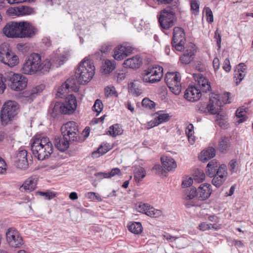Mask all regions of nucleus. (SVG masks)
Returning <instances> with one entry per match:
<instances>
[{"instance_id":"f257e3e1","label":"nucleus","mask_w":253,"mask_h":253,"mask_svg":"<svg viewBox=\"0 0 253 253\" xmlns=\"http://www.w3.org/2000/svg\"><path fill=\"white\" fill-rule=\"evenodd\" d=\"M51 67V63L48 59L42 62L40 55L33 53L24 63L21 71L25 74L33 75L38 71L48 72Z\"/></svg>"},{"instance_id":"f03ea898","label":"nucleus","mask_w":253,"mask_h":253,"mask_svg":"<svg viewBox=\"0 0 253 253\" xmlns=\"http://www.w3.org/2000/svg\"><path fill=\"white\" fill-rule=\"evenodd\" d=\"M31 150L38 160H43L52 153L53 147L48 137L41 136L34 139L31 144Z\"/></svg>"},{"instance_id":"7ed1b4c3","label":"nucleus","mask_w":253,"mask_h":253,"mask_svg":"<svg viewBox=\"0 0 253 253\" xmlns=\"http://www.w3.org/2000/svg\"><path fill=\"white\" fill-rule=\"evenodd\" d=\"M95 73V67L91 60L84 58L76 71V78L80 84L88 83Z\"/></svg>"},{"instance_id":"20e7f679","label":"nucleus","mask_w":253,"mask_h":253,"mask_svg":"<svg viewBox=\"0 0 253 253\" xmlns=\"http://www.w3.org/2000/svg\"><path fill=\"white\" fill-rule=\"evenodd\" d=\"M178 11V5L176 2L161 11L159 22L163 29H168L174 25L176 19L175 13Z\"/></svg>"},{"instance_id":"39448f33","label":"nucleus","mask_w":253,"mask_h":253,"mask_svg":"<svg viewBox=\"0 0 253 253\" xmlns=\"http://www.w3.org/2000/svg\"><path fill=\"white\" fill-rule=\"evenodd\" d=\"M19 104L15 101L8 100L3 105L0 112V120L2 125H7L12 121L19 112Z\"/></svg>"},{"instance_id":"423d86ee","label":"nucleus","mask_w":253,"mask_h":253,"mask_svg":"<svg viewBox=\"0 0 253 253\" xmlns=\"http://www.w3.org/2000/svg\"><path fill=\"white\" fill-rule=\"evenodd\" d=\"M4 83L7 82L8 86L13 90L19 91L25 89L27 86V78L18 73L12 72H7L3 78Z\"/></svg>"},{"instance_id":"0eeeda50","label":"nucleus","mask_w":253,"mask_h":253,"mask_svg":"<svg viewBox=\"0 0 253 253\" xmlns=\"http://www.w3.org/2000/svg\"><path fill=\"white\" fill-rule=\"evenodd\" d=\"M163 76V68L159 65L149 66L141 74L143 83L154 84L160 82Z\"/></svg>"},{"instance_id":"6e6552de","label":"nucleus","mask_w":253,"mask_h":253,"mask_svg":"<svg viewBox=\"0 0 253 253\" xmlns=\"http://www.w3.org/2000/svg\"><path fill=\"white\" fill-rule=\"evenodd\" d=\"M0 61L12 67L18 64L19 58L8 44L3 43L0 46Z\"/></svg>"},{"instance_id":"1a4fd4ad","label":"nucleus","mask_w":253,"mask_h":253,"mask_svg":"<svg viewBox=\"0 0 253 253\" xmlns=\"http://www.w3.org/2000/svg\"><path fill=\"white\" fill-rule=\"evenodd\" d=\"M165 82L170 91L178 95L181 91V76L178 72H168L166 74Z\"/></svg>"},{"instance_id":"9d476101","label":"nucleus","mask_w":253,"mask_h":253,"mask_svg":"<svg viewBox=\"0 0 253 253\" xmlns=\"http://www.w3.org/2000/svg\"><path fill=\"white\" fill-rule=\"evenodd\" d=\"M61 131L63 136L70 141H77L79 139L80 132L75 122L70 121L64 124L61 127Z\"/></svg>"},{"instance_id":"9b49d317","label":"nucleus","mask_w":253,"mask_h":253,"mask_svg":"<svg viewBox=\"0 0 253 253\" xmlns=\"http://www.w3.org/2000/svg\"><path fill=\"white\" fill-rule=\"evenodd\" d=\"M6 241L10 247L19 248L24 244V241L19 232L13 227L8 228L5 233Z\"/></svg>"},{"instance_id":"f8f14e48","label":"nucleus","mask_w":253,"mask_h":253,"mask_svg":"<svg viewBox=\"0 0 253 253\" xmlns=\"http://www.w3.org/2000/svg\"><path fill=\"white\" fill-rule=\"evenodd\" d=\"M185 41L186 38L184 30L180 27H174L171 42L172 46L177 51H181L184 48Z\"/></svg>"},{"instance_id":"ddd939ff","label":"nucleus","mask_w":253,"mask_h":253,"mask_svg":"<svg viewBox=\"0 0 253 253\" xmlns=\"http://www.w3.org/2000/svg\"><path fill=\"white\" fill-rule=\"evenodd\" d=\"M20 22L11 21L6 24L3 28V34L8 38H20Z\"/></svg>"},{"instance_id":"4468645a","label":"nucleus","mask_w":253,"mask_h":253,"mask_svg":"<svg viewBox=\"0 0 253 253\" xmlns=\"http://www.w3.org/2000/svg\"><path fill=\"white\" fill-rule=\"evenodd\" d=\"M38 33V29L31 23L27 21L20 22V38H31Z\"/></svg>"},{"instance_id":"2eb2a0df","label":"nucleus","mask_w":253,"mask_h":253,"mask_svg":"<svg viewBox=\"0 0 253 253\" xmlns=\"http://www.w3.org/2000/svg\"><path fill=\"white\" fill-rule=\"evenodd\" d=\"M133 48L127 43H123L117 46L114 49V58L121 60L132 53Z\"/></svg>"},{"instance_id":"dca6fc26","label":"nucleus","mask_w":253,"mask_h":253,"mask_svg":"<svg viewBox=\"0 0 253 253\" xmlns=\"http://www.w3.org/2000/svg\"><path fill=\"white\" fill-rule=\"evenodd\" d=\"M44 88V85L40 84L32 88L30 90H26L22 93L20 99L23 103H31L37 94L42 92Z\"/></svg>"},{"instance_id":"f3484780","label":"nucleus","mask_w":253,"mask_h":253,"mask_svg":"<svg viewBox=\"0 0 253 253\" xmlns=\"http://www.w3.org/2000/svg\"><path fill=\"white\" fill-rule=\"evenodd\" d=\"M31 157V155L28 154L26 150H20L15 157V165L20 169H26L29 166L28 159Z\"/></svg>"},{"instance_id":"a211bd4d","label":"nucleus","mask_w":253,"mask_h":253,"mask_svg":"<svg viewBox=\"0 0 253 253\" xmlns=\"http://www.w3.org/2000/svg\"><path fill=\"white\" fill-rule=\"evenodd\" d=\"M138 211L140 212L145 213L147 215L153 217L158 218L163 215V211L151 206L148 204H143L139 206Z\"/></svg>"},{"instance_id":"6ab92c4d","label":"nucleus","mask_w":253,"mask_h":253,"mask_svg":"<svg viewBox=\"0 0 253 253\" xmlns=\"http://www.w3.org/2000/svg\"><path fill=\"white\" fill-rule=\"evenodd\" d=\"M201 92L202 91L198 87L191 85L185 90L184 97L188 101L195 102L201 98Z\"/></svg>"},{"instance_id":"aec40b11","label":"nucleus","mask_w":253,"mask_h":253,"mask_svg":"<svg viewBox=\"0 0 253 253\" xmlns=\"http://www.w3.org/2000/svg\"><path fill=\"white\" fill-rule=\"evenodd\" d=\"M197 195V189L196 188H192L190 191L186 190L184 195H183V199L185 200V206L190 208L193 206H198L199 204L195 199Z\"/></svg>"},{"instance_id":"412c9836","label":"nucleus","mask_w":253,"mask_h":253,"mask_svg":"<svg viewBox=\"0 0 253 253\" xmlns=\"http://www.w3.org/2000/svg\"><path fill=\"white\" fill-rule=\"evenodd\" d=\"M211 187V185L208 183L200 185L197 190V198L201 201L209 198L212 192Z\"/></svg>"},{"instance_id":"4be33fe9","label":"nucleus","mask_w":253,"mask_h":253,"mask_svg":"<svg viewBox=\"0 0 253 253\" xmlns=\"http://www.w3.org/2000/svg\"><path fill=\"white\" fill-rule=\"evenodd\" d=\"M195 80L198 82L200 89L203 92L207 93L211 90L210 83L208 80L201 74H194Z\"/></svg>"},{"instance_id":"5701e85b","label":"nucleus","mask_w":253,"mask_h":253,"mask_svg":"<svg viewBox=\"0 0 253 253\" xmlns=\"http://www.w3.org/2000/svg\"><path fill=\"white\" fill-rule=\"evenodd\" d=\"M51 109L52 112L50 113L53 117H55L59 113L69 115L74 113L73 111H68L69 109H70L69 106L68 104L64 102H56Z\"/></svg>"},{"instance_id":"b1692460","label":"nucleus","mask_w":253,"mask_h":253,"mask_svg":"<svg viewBox=\"0 0 253 253\" xmlns=\"http://www.w3.org/2000/svg\"><path fill=\"white\" fill-rule=\"evenodd\" d=\"M218 98V96L211 97L207 104L208 112L211 114H218L220 112L221 102Z\"/></svg>"},{"instance_id":"393cba45","label":"nucleus","mask_w":253,"mask_h":253,"mask_svg":"<svg viewBox=\"0 0 253 253\" xmlns=\"http://www.w3.org/2000/svg\"><path fill=\"white\" fill-rule=\"evenodd\" d=\"M195 50V45L191 43L184 51L183 55L180 57V62L185 64H189L194 58Z\"/></svg>"},{"instance_id":"a878e982","label":"nucleus","mask_w":253,"mask_h":253,"mask_svg":"<svg viewBox=\"0 0 253 253\" xmlns=\"http://www.w3.org/2000/svg\"><path fill=\"white\" fill-rule=\"evenodd\" d=\"M38 177L36 175H33L27 179L23 185L20 187L22 192H31L35 190L37 183Z\"/></svg>"},{"instance_id":"bb28decb","label":"nucleus","mask_w":253,"mask_h":253,"mask_svg":"<svg viewBox=\"0 0 253 253\" xmlns=\"http://www.w3.org/2000/svg\"><path fill=\"white\" fill-rule=\"evenodd\" d=\"M142 64V60L139 56H135L126 60L124 62L125 67L131 69H137Z\"/></svg>"},{"instance_id":"cd10ccee","label":"nucleus","mask_w":253,"mask_h":253,"mask_svg":"<svg viewBox=\"0 0 253 253\" xmlns=\"http://www.w3.org/2000/svg\"><path fill=\"white\" fill-rule=\"evenodd\" d=\"M161 160L165 169L169 171L172 170L177 167L175 161L171 157L163 156L161 157Z\"/></svg>"},{"instance_id":"c85d7f7f","label":"nucleus","mask_w":253,"mask_h":253,"mask_svg":"<svg viewBox=\"0 0 253 253\" xmlns=\"http://www.w3.org/2000/svg\"><path fill=\"white\" fill-rule=\"evenodd\" d=\"M70 142L69 139H65L63 136L57 137L55 138L54 144L59 151H64L69 148Z\"/></svg>"},{"instance_id":"c756f323","label":"nucleus","mask_w":253,"mask_h":253,"mask_svg":"<svg viewBox=\"0 0 253 253\" xmlns=\"http://www.w3.org/2000/svg\"><path fill=\"white\" fill-rule=\"evenodd\" d=\"M116 67V62L114 60L106 59L101 66V73L103 74L110 73Z\"/></svg>"},{"instance_id":"7c9ffc66","label":"nucleus","mask_w":253,"mask_h":253,"mask_svg":"<svg viewBox=\"0 0 253 253\" xmlns=\"http://www.w3.org/2000/svg\"><path fill=\"white\" fill-rule=\"evenodd\" d=\"M215 155V150L213 147H209L207 149L203 150L201 153V155L199 156L200 160L202 162L207 161Z\"/></svg>"},{"instance_id":"2f4dec72","label":"nucleus","mask_w":253,"mask_h":253,"mask_svg":"<svg viewBox=\"0 0 253 253\" xmlns=\"http://www.w3.org/2000/svg\"><path fill=\"white\" fill-rule=\"evenodd\" d=\"M218 165H219L215 160L211 161L207 166V174L210 177H212L214 176L216 172Z\"/></svg>"},{"instance_id":"473e14b6","label":"nucleus","mask_w":253,"mask_h":253,"mask_svg":"<svg viewBox=\"0 0 253 253\" xmlns=\"http://www.w3.org/2000/svg\"><path fill=\"white\" fill-rule=\"evenodd\" d=\"M64 85L66 86L68 92H76L79 89V86L77 84L76 79L74 77L69 78L64 83Z\"/></svg>"},{"instance_id":"72a5a7b5","label":"nucleus","mask_w":253,"mask_h":253,"mask_svg":"<svg viewBox=\"0 0 253 253\" xmlns=\"http://www.w3.org/2000/svg\"><path fill=\"white\" fill-rule=\"evenodd\" d=\"M110 149V147L107 144L103 143L96 151L92 153V157L93 158H97L107 153Z\"/></svg>"},{"instance_id":"f704fd0d","label":"nucleus","mask_w":253,"mask_h":253,"mask_svg":"<svg viewBox=\"0 0 253 253\" xmlns=\"http://www.w3.org/2000/svg\"><path fill=\"white\" fill-rule=\"evenodd\" d=\"M230 147L229 139L228 137H223L219 141L218 149L221 152H225L229 150Z\"/></svg>"},{"instance_id":"c9c22d12","label":"nucleus","mask_w":253,"mask_h":253,"mask_svg":"<svg viewBox=\"0 0 253 253\" xmlns=\"http://www.w3.org/2000/svg\"><path fill=\"white\" fill-rule=\"evenodd\" d=\"M64 103L68 104L69 106L70 109H69L68 111L74 112L77 108V102L76 98L74 95L70 94L66 97Z\"/></svg>"},{"instance_id":"e433bc0d","label":"nucleus","mask_w":253,"mask_h":253,"mask_svg":"<svg viewBox=\"0 0 253 253\" xmlns=\"http://www.w3.org/2000/svg\"><path fill=\"white\" fill-rule=\"evenodd\" d=\"M49 60L51 63V66L58 67L64 64L66 60V57L64 55L56 56V55H55L54 57H52L51 59H49Z\"/></svg>"},{"instance_id":"4c0bfd02","label":"nucleus","mask_w":253,"mask_h":253,"mask_svg":"<svg viewBox=\"0 0 253 253\" xmlns=\"http://www.w3.org/2000/svg\"><path fill=\"white\" fill-rule=\"evenodd\" d=\"M185 132L188 138L189 142L193 145L195 141V137L194 136V126L192 124H189L185 129Z\"/></svg>"},{"instance_id":"58836bf2","label":"nucleus","mask_w":253,"mask_h":253,"mask_svg":"<svg viewBox=\"0 0 253 253\" xmlns=\"http://www.w3.org/2000/svg\"><path fill=\"white\" fill-rule=\"evenodd\" d=\"M145 176L146 171L143 168L139 167L136 169L134 173V178L136 182H139Z\"/></svg>"},{"instance_id":"ea45409f","label":"nucleus","mask_w":253,"mask_h":253,"mask_svg":"<svg viewBox=\"0 0 253 253\" xmlns=\"http://www.w3.org/2000/svg\"><path fill=\"white\" fill-rule=\"evenodd\" d=\"M123 131L122 127L118 124H115L109 127L107 133L115 137L117 135H121L123 133Z\"/></svg>"},{"instance_id":"a19ab883","label":"nucleus","mask_w":253,"mask_h":253,"mask_svg":"<svg viewBox=\"0 0 253 253\" xmlns=\"http://www.w3.org/2000/svg\"><path fill=\"white\" fill-rule=\"evenodd\" d=\"M215 175L226 180L227 176L226 166L223 164L218 167Z\"/></svg>"},{"instance_id":"79ce46f5","label":"nucleus","mask_w":253,"mask_h":253,"mask_svg":"<svg viewBox=\"0 0 253 253\" xmlns=\"http://www.w3.org/2000/svg\"><path fill=\"white\" fill-rule=\"evenodd\" d=\"M128 228L131 232L135 234H139L142 231L141 224L138 222H135L128 225Z\"/></svg>"},{"instance_id":"37998d69","label":"nucleus","mask_w":253,"mask_h":253,"mask_svg":"<svg viewBox=\"0 0 253 253\" xmlns=\"http://www.w3.org/2000/svg\"><path fill=\"white\" fill-rule=\"evenodd\" d=\"M236 116L238 119L237 122L239 124L244 122L247 119L245 109L244 108L238 109L236 111Z\"/></svg>"},{"instance_id":"c03bdc74","label":"nucleus","mask_w":253,"mask_h":253,"mask_svg":"<svg viewBox=\"0 0 253 253\" xmlns=\"http://www.w3.org/2000/svg\"><path fill=\"white\" fill-rule=\"evenodd\" d=\"M157 118V120L159 121V122L157 123L154 122L152 123V124L148 125L149 127H148V128L153 127L155 126H156L159 124L162 123L164 122L168 121L169 119V115L168 114L161 113L159 114Z\"/></svg>"},{"instance_id":"a18cd8bd","label":"nucleus","mask_w":253,"mask_h":253,"mask_svg":"<svg viewBox=\"0 0 253 253\" xmlns=\"http://www.w3.org/2000/svg\"><path fill=\"white\" fill-rule=\"evenodd\" d=\"M205 178V174L201 169H195L194 173V179L198 183L202 182Z\"/></svg>"},{"instance_id":"49530a36","label":"nucleus","mask_w":253,"mask_h":253,"mask_svg":"<svg viewBox=\"0 0 253 253\" xmlns=\"http://www.w3.org/2000/svg\"><path fill=\"white\" fill-rule=\"evenodd\" d=\"M6 14L7 15L11 17L19 16V9L18 7H10L6 10Z\"/></svg>"},{"instance_id":"de8ad7c7","label":"nucleus","mask_w":253,"mask_h":253,"mask_svg":"<svg viewBox=\"0 0 253 253\" xmlns=\"http://www.w3.org/2000/svg\"><path fill=\"white\" fill-rule=\"evenodd\" d=\"M20 16L24 15H29L34 12V9L27 6H19Z\"/></svg>"},{"instance_id":"09e8293b","label":"nucleus","mask_w":253,"mask_h":253,"mask_svg":"<svg viewBox=\"0 0 253 253\" xmlns=\"http://www.w3.org/2000/svg\"><path fill=\"white\" fill-rule=\"evenodd\" d=\"M129 90L133 95L136 96H138L142 93L141 89L138 87L136 84L135 83L131 84V85L129 86Z\"/></svg>"},{"instance_id":"8fccbe9b","label":"nucleus","mask_w":253,"mask_h":253,"mask_svg":"<svg viewBox=\"0 0 253 253\" xmlns=\"http://www.w3.org/2000/svg\"><path fill=\"white\" fill-rule=\"evenodd\" d=\"M245 75V73L240 72L238 71V70L234 71V78L235 79V82L237 85L240 84V83L244 78Z\"/></svg>"},{"instance_id":"3c124183","label":"nucleus","mask_w":253,"mask_h":253,"mask_svg":"<svg viewBox=\"0 0 253 253\" xmlns=\"http://www.w3.org/2000/svg\"><path fill=\"white\" fill-rule=\"evenodd\" d=\"M142 105L145 108L152 109L154 108L155 103L147 98H144L142 101Z\"/></svg>"},{"instance_id":"603ef678","label":"nucleus","mask_w":253,"mask_h":253,"mask_svg":"<svg viewBox=\"0 0 253 253\" xmlns=\"http://www.w3.org/2000/svg\"><path fill=\"white\" fill-rule=\"evenodd\" d=\"M103 105L100 99H97L92 107L93 111L97 113V115L100 113L103 109Z\"/></svg>"},{"instance_id":"864d4df0","label":"nucleus","mask_w":253,"mask_h":253,"mask_svg":"<svg viewBox=\"0 0 253 253\" xmlns=\"http://www.w3.org/2000/svg\"><path fill=\"white\" fill-rule=\"evenodd\" d=\"M204 12H205L207 21L209 23H211L213 21V16L211 8L209 7H205L204 8Z\"/></svg>"},{"instance_id":"5fc2aeb1","label":"nucleus","mask_w":253,"mask_h":253,"mask_svg":"<svg viewBox=\"0 0 253 253\" xmlns=\"http://www.w3.org/2000/svg\"><path fill=\"white\" fill-rule=\"evenodd\" d=\"M212 177V184L216 187H219L225 180V179L218 177V176L216 175L213 176Z\"/></svg>"},{"instance_id":"6e6d98bb","label":"nucleus","mask_w":253,"mask_h":253,"mask_svg":"<svg viewBox=\"0 0 253 253\" xmlns=\"http://www.w3.org/2000/svg\"><path fill=\"white\" fill-rule=\"evenodd\" d=\"M114 78L118 82L124 80L126 78V73L123 71L116 72L114 74Z\"/></svg>"},{"instance_id":"4d7b16f0","label":"nucleus","mask_w":253,"mask_h":253,"mask_svg":"<svg viewBox=\"0 0 253 253\" xmlns=\"http://www.w3.org/2000/svg\"><path fill=\"white\" fill-rule=\"evenodd\" d=\"M40 195L44 196L45 199L51 200L54 197L55 194L50 191H47L46 192H39Z\"/></svg>"},{"instance_id":"13d9d810","label":"nucleus","mask_w":253,"mask_h":253,"mask_svg":"<svg viewBox=\"0 0 253 253\" xmlns=\"http://www.w3.org/2000/svg\"><path fill=\"white\" fill-rule=\"evenodd\" d=\"M152 170L155 172L156 174L158 175H162L163 172L165 171V170H164L160 165H155L153 169Z\"/></svg>"},{"instance_id":"bf43d9fd","label":"nucleus","mask_w":253,"mask_h":253,"mask_svg":"<svg viewBox=\"0 0 253 253\" xmlns=\"http://www.w3.org/2000/svg\"><path fill=\"white\" fill-rule=\"evenodd\" d=\"M68 92V89L66 88V86L64 85V83L60 86L57 91V95L60 97H62V95H63L65 93H67Z\"/></svg>"},{"instance_id":"052dcab7","label":"nucleus","mask_w":253,"mask_h":253,"mask_svg":"<svg viewBox=\"0 0 253 253\" xmlns=\"http://www.w3.org/2000/svg\"><path fill=\"white\" fill-rule=\"evenodd\" d=\"M112 46V44L110 42L104 43L101 46L100 51L102 53H106L111 49Z\"/></svg>"},{"instance_id":"680f3d73","label":"nucleus","mask_w":253,"mask_h":253,"mask_svg":"<svg viewBox=\"0 0 253 253\" xmlns=\"http://www.w3.org/2000/svg\"><path fill=\"white\" fill-rule=\"evenodd\" d=\"M193 180L191 177H187L184 179L182 183V186L183 187H189L193 183Z\"/></svg>"},{"instance_id":"e2e57ef3","label":"nucleus","mask_w":253,"mask_h":253,"mask_svg":"<svg viewBox=\"0 0 253 253\" xmlns=\"http://www.w3.org/2000/svg\"><path fill=\"white\" fill-rule=\"evenodd\" d=\"M214 38L216 39L218 47L220 48L221 47V37L220 33L218 32V29L214 32Z\"/></svg>"},{"instance_id":"0e129e2a","label":"nucleus","mask_w":253,"mask_h":253,"mask_svg":"<svg viewBox=\"0 0 253 253\" xmlns=\"http://www.w3.org/2000/svg\"><path fill=\"white\" fill-rule=\"evenodd\" d=\"M191 10L195 11L196 12L199 11V5L196 0H193L190 3Z\"/></svg>"},{"instance_id":"69168bd1","label":"nucleus","mask_w":253,"mask_h":253,"mask_svg":"<svg viewBox=\"0 0 253 253\" xmlns=\"http://www.w3.org/2000/svg\"><path fill=\"white\" fill-rule=\"evenodd\" d=\"M246 65L243 63H241L236 66L235 70H238L240 72L246 73Z\"/></svg>"},{"instance_id":"338daca9","label":"nucleus","mask_w":253,"mask_h":253,"mask_svg":"<svg viewBox=\"0 0 253 253\" xmlns=\"http://www.w3.org/2000/svg\"><path fill=\"white\" fill-rule=\"evenodd\" d=\"M108 178H111L117 174H121V170L119 168H114L111 171L109 172H108Z\"/></svg>"},{"instance_id":"774afa93","label":"nucleus","mask_w":253,"mask_h":253,"mask_svg":"<svg viewBox=\"0 0 253 253\" xmlns=\"http://www.w3.org/2000/svg\"><path fill=\"white\" fill-rule=\"evenodd\" d=\"M223 69L226 72H228L231 70V65L229 60L227 58L225 59L223 65Z\"/></svg>"}]
</instances>
